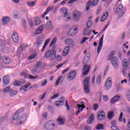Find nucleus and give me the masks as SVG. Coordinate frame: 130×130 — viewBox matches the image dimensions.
<instances>
[{"instance_id":"1","label":"nucleus","mask_w":130,"mask_h":130,"mask_svg":"<svg viewBox=\"0 0 130 130\" xmlns=\"http://www.w3.org/2000/svg\"><path fill=\"white\" fill-rule=\"evenodd\" d=\"M89 60L90 55H86L83 61L84 67L82 70V74L84 75H88V73L90 72V69H91V67H90V65L87 64V63H88V61Z\"/></svg>"},{"instance_id":"2","label":"nucleus","mask_w":130,"mask_h":130,"mask_svg":"<svg viewBox=\"0 0 130 130\" xmlns=\"http://www.w3.org/2000/svg\"><path fill=\"white\" fill-rule=\"evenodd\" d=\"M45 57L46 58L49 57L51 60L55 59V57H56V51L55 50H49L45 54Z\"/></svg>"},{"instance_id":"3","label":"nucleus","mask_w":130,"mask_h":130,"mask_svg":"<svg viewBox=\"0 0 130 130\" xmlns=\"http://www.w3.org/2000/svg\"><path fill=\"white\" fill-rule=\"evenodd\" d=\"M125 12L123 6L121 4H119L117 7L115 13L118 15L119 17L121 18V17H122L124 15Z\"/></svg>"},{"instance_id":"4","label":"nucleus","mask_w":130,"mask_h":130,"mask_svg":"<svg viewBox=\"0 0 130 130\" xmlns=\"http://www.w3.org/2000/svg\"><path fill=\"white\" fill-rule=\"evenodd\" d=\"M123 67L124 70L125 71H127L128 72V81L130 83V68L128 67V61H127V59H124L123 61Z\"/></svg>"},{"instance_id":"5","label":"nucleus","mask_w":130,"mask_h":130,"mask_svg":"<svg viewBox=\"0 0 130 130\" xmlns=\"http://www.w3.org/2000/svg\"><path fill=\"white\" fill-rule=\"evenodd\" d=\"M84 91L85 93H88L90 92L89 87H90V77H87L85 79L84 81Z\"/></svg>"},{"instance_id":"6","label":"nucleus","mask_w":130,"mask_h":130,"mask_svg":"<svg viewBox=\"0 0 130 130\" xmlns=\"http://www.w3.org/2000/svg\"><path fill=\"white\" fill-rule=\"evenodd\" d=\"M78 26L77 25H74L73 27L71 28L68 33V36L70 37H72L73 36H75V34H77V32H78Z\"/></svg>"},{"instance_id":"7","label":"nucleus","mask_w":130,"mask_h":130,"mask_svg":"<svg viewBox=\"0 0 130 130\" xmlns=\"http://www.w3.org/2000/svg\"><path fill=\"white\" fill-rule=\"evenodd\" d=\"M61 14L64 15L66 21H71L72 20V17H68L69 15V10L67 8H62L60 10Z\"/></svg>"},{"instance_id":"8","label":"nucleus","mask_w":130,"mask_h":130,"mask_svg":"<svg viewBox=\"0 0 130 130\" xmlns=\"http://www.w3.org/2000/svg\"><path fill=\"white\" fill-rule=\"evenodd\" d=\"M77 76V72L76 70L71 71L67 74V79L69 81H73Z\"/></svg>"},{"instance_id":"9","label":"nucleus","mask_w":130,"mask_h":130,"mask_svg":"<svg viewBox=\"0 0 130 130\" xmlns=\"http://www.w3.org/2000/svg\"><path fill=\"white\" fill-rule=\"evenodd\" d=\"M73 16L74 17V20L76 22H78L81 19V16H82V13L80 11L75 10L73 12Z\"/></svg>"},{"instance_id":"10","label":"nucleus","mask_w":130,"mask_h":130,"mask_svg":"<svg viewBox=\"0 0 130 130\" xmlns=\"http://www.w3.org/2000/svg\"><path fill=\"white\" fill-rule=\"evenodd\" d=\"M99 2V0H93L92 2L91 0L89 1L86 4V8L85 9V11L87 12V11H89V10H90L91 5V6H95L97 5V4H98Z\"/></svg>"},{"instance_id":"11","label":"nucleus","mask_w":130,"mask_h":130,"mask_svg":"<svg viewBox=\"0 0 130 130\" xmlns=\"http://www.w3.org/2000/svg\"><path fill=\"white\" fill-rule=\"evenodd\" d=\"M55 126V124L53 121H47L45 124V128L46 130H50Z\"/></svg>"},{"instance_id":"12","label":"nucleus","mask_w":130,"mask_h":130,"mask_svg":"<svg viewBox=\"0 0 130 130\" xmlns=\"http://www.w3.org/2000/svg\"><path fill=\"white\" fill-rule=\"evenodd\" d=\"M104 86L106 90H109L111 88L112 86V79L111 77H109L106 80Z\"/></svg>"},{"instance_id":"13","label":"nucleus","mask_w":130,"mask_h":130,"mask_svg":"<svg viewBox=\"0 0 130 130\" xmlns=\"http://www.w3.org/2000/svg\"><path fill=\"white\" fill-rule=\"evenodd\" d=\"M27 120V115L23 114L20 117L18 121H17V124H23Z\"/></svg>"},{"instance_id":"14","label":"nucleus","mask_w":130,"mask_h":130,"mask_svg":"<svg viewBox=\"0 0 130 130\" xmlns=\"http://www.w3.org/2000/svg\"><path fill=\"white\" fill-rule=\"evenodd\" d=\"M104 38V35L102 36V37L100 40V42L97 49V53L99 54L100 53V51H101V50L102 49V46H103V38Z\"/></svg>"},{"instance_id":"15","label":"nucleus","mask_w":130,"mask_h":130,"mask_svg":"<svg viewBox=\"0 0 130 130\" xmlns=\"http://www.w3.org/2000/svg\"><path fill=\"white\" fill-rule=\"evenodd\" d=\"M97 116L99 120H103L105 119V116H106L105 112H104V111H103L99 112L97 113Z\"/></svg>"},{"instance_id":"16","label":"nucleus","mask_w":130,"mask_h":130,"mask_svg":"<svg viewBox=\"0 0 130 130\" xmlns=\"http://www.w3.org/2000/svg\"><path fill=\"white\" fill-rule=\"evenodd\" d=\"M111 63L113 64L115 69H118L119 67V61H118V58H116L111 60Z\"/></svg>"},{"instance_id":"17","label":"nucleus","mask_w":130,"mask_h":130,"mask_svg":"<svg viewBox=\"0 0 130 130\" xmlns=\"http://www.w3.org/2000/svg\"><path fill=\"white\" fill-rule=\"evenodd\" d=\"M57 121L60 125H63L66 123V119L63 116H59L57 119Z\"/></svg>"},{"instance_id":"18","label":"nucleus","mask_w":130,"mask_h":130,"mask_svg":"<svg viewBox=\"0 0 130 130\" xmlns=\"http://www.w3.org/2000/svg\"><path fill=\"white\" fill-rule=\"evenodd\" d=\"M22 76H23V77H25V78H27V77H28L29 79H30V80H34L35 79H37L38 78V76H33L32 75L26 73V72H22L21 73Z\"/></svg>"},{"instance_id":"19","label":"nucleus","mask_w":130,"mask_h":130,"mask_svg":"<svg viewBox=\"0 0 130 130\" xmlns=\"http://www.w3.org/2000/svg\"><path fill=\"white\" fill-rule=\"evenodd\" d=\"M43 42H44V40H43V39L41 37H39L36 41V46H37V47H41Z\"/></svg>"},{"instance_id":"20","label":"nucleus","mask_w":130,"mask_h":130,"mask_svg":"<svg viewBox=\"0 0 130 130\" xmlns=\"http://www.w3.org/2000/svg\"><path fill=\"white\" fill-rule=\"evenodd\" d=\"M121 98V96L120 95L117 94L115 95L111 100V103L112 104H115L116 102L119 101V100Z\"/></svg>"},{"instance_id":"21","label":"nucleus","mask_w":130,"mask_h":130,"mask_svg":"<svg viewBox=\"0 0 130 130\" xmlns=\"http://www.w3.org/2000/svg\"><path fill=\"white\" fill-rule=\"evenodd\" d=\"M71 50V49L70 48V46H66L62 53V56H67L70 53V51Z\"/></svg>"},{"instance_id":"22","label":"nucleus","mask_w":130,"mask_h":130,"mask_svg":"<svg viewBox=\"0 0 130 130\" xmlns=\"http://www.w3.org/2000/svg\"><path fill=\"white\" fill-rule=\"evenodd\" d=\"M12 39L15 42V43H17L18 41H19V36H18V34L16 31H13L12 34Z\"/></svg>"},{"instance_id":"23","label":"nucleus","mask_w":130,"mask_h":130,"mask_svg":"<svg viewBox=\"0 0 130 130\" xmlns=\"http://www.w3.org/2000/svg\"><path fill=\"white\" fill-rule=\"evenodd\" d=\"M44 25L42 24L41 26H39L37 29L36 30L35 34V35H38V34H41L42 31H43V29H44Z\"/></svg>"},{"instance_id":"24","label":"nucleus","mask_w":130,"mask_h":130,"mask_svg":"<svg viewBox=\"0 0 130 130\" xmlns=\"http://www.w3.org/2000/svg\"><path fill=\"white\" fill-rule=\"evenodd\" d=\"M64 103V98L61 97L59 101H56L55 103V104L56 106H60L61 105H63V104Z\"/></svg>"},{"instance_id":"25","label":"nucleus","mask_w":130,"mask_h":130,"mask_svg":"<svg viewBox=\"0 0 130 130\" xmlns=\"http://www.w3.org/2000/svg\"><path fill=\"white\" fill-rule=\"evenodd\" d=\"M46 28L48 30H52V29H53V25L52 24V23L51 22V21L49 20L46 23Z\"/></svg>"},{"instance_id":"26","label":"nucleus","mask_w":130,"mask_h":130,"mask_svg":"<svg viewBox=\"0 0 130 130\" xmlns=\"http://www.w3.org/2000/svg\"><path fill=\"white\" fill-rule=\"evenodd\" d=\"M64 43H65V44H67V45H73L74 40H73V39H71V38L66 39L64 40Z\"/></svg>"},{"instance_id":"27","label":"nucleus","mask_w":130,"mask_h":130,"mask_svg":"<svg viewBox=\"0 0 130 130\" xmlns=\"http://www.w3.org/2000/svg\"><path fill=\"white\" fill-rule=\"evenodd\" d=\"M10 17L8 16L3 17L2 19V25H7L10 22Z\"/></svg>"},{"instance_id":"28","label":"nucleus","mask_w":130,"mask_h":130,"mask_svg":"<svg viewBox=\"0 0 130 130\" xmlns=\"http://www.w3.org/2000/svg\"><path fill=\"white\" fill-rule=\"evenodd\" d=\"M3 83L4 85L7 86V85H9L10 84V78L9 76H5L3 78Z\"/></svg>"},{"instance_id":"29","label":"nucleus","mask_w":130,"mask_h":130,"mask_svg":"<svg viewBox=\"0 0 130 130\" xmlns=\"http://www.w3.org/2000/svg\"><path fill=\"white\" fill-rule=\"evenodd\" d=\"M2 60L5 64H9L11 62V59L9 57L4 56L2 57Z\"/></svg>"},{"instance_id":"30","label":"nucleus","mask_w":130,"mask_h":130,"mask_svg":"<svg viewBox=\"0 0 130 130\" xmlns=\"http://www.w3.org/2000/svg\"><path fill=\"white\" fill-rule=\"evenodd\" d=\"M77 107H78V111H77L76 113V115H78V113H80L81 111H83V109L84 108H86V106H85V105H77Z\"/></svg>"},{"instance_id":"31","label":"nucleus","mask_w":130,"mask_h":130,"mask_svg":"<svg viewBox=\"0 0 130 130\" xmlns=\"http://www.w3.org/2000/svg\"><path fill=\"white\" fill-rule=\"evenodd\" d=\"M91 33V29L90 28L86 27L84 29L83 31V35L84 36H89Z\"/></svg>"},{"instance_id":"32","label":"nucleus","mask_w":130,"mask_h":130,"mask_svg":"<svg viewBox=\"0 0 130 130\" xmlns=\"http://www.w3.org/2000/svg\"><path fill=\"white\" fill-rule=\"evenodd\" d=\"M50 40H51L50 38H49L45 41L44 44V45L43 46V48L42 49V52L45 50V48H46V46H47L48 44L49 43V42H50Z\"/></svg>"},{"instance_id":"33","label":"nucleus","mask_w":130,"mask_h":130,"mask_svg":"<svg viewBox=\"0 0 130 130\" xmlns=\"http://www.w3.org/2000/svg\"><path fill=\"white\" fill-rule=\"evenodd\" d=\"M115 55V51H112V52H111V53L109 54V59L111 60L112 59H114V58H117V57H114Z\"/></svg>"},{"instance_id":"34","label":"nucleus","mask_w":130,"mask_h":130,"mask_svg":"<svg viewBox=\"0 0 130 130\" xmlns=\"http://www.w3.org/2000/svg\"><path fill=\"white\" fill-rule=\"evenodd\" d=\"M26 5H27V6L28 7H34V6H35V5H36V1H28L26 2Z\"/></svg>"},{"instance_id":"35","label":"nucleus","mask_w":130,"mask_h":130,"mask_svg":"<svg viewBox=\"0 0 130 130\" xmlns=\"http://www.w3.org/2000/svg\"><path fill=\"white\" fill-rule=\"evenodd\" d=\"M94 114H91L89 119L87 120V123L89 124L93 123V122H94Z\"/></svg>"},{"instance_id":"36","label":"nucleus","mask_w":130,"mask_h":130,"mask_svg":"<svg viewBox=\"0 0 130 130\" xmlns=\"http://www.w3.org/2000/svg\"><path fill=\"white\" fill-rule=\"evenodd\" d=\"M13 17L15 20H19L21 18V15L18 12H14L13 14Z\"/></svg>"},{"instance_id":"37","label":"nucleus","mask_w":130,"mask_h":130,"mask_svg":"<svg viewBox=\"0 0 130 130\" xmlns=\"http://www.w3.org/2000/svg\"><path fill=\"white\" fill-rule=\"evenodd\" d=\"M108 12H106L105 14H104L101 18V21L102 22H103L105 21L108 18Z\"/></svg>"},{"instance_id":"38","label":"nucleus","mask_w":130,"mask_h":130,"mask_svg":"<svg viewBox=\"0 0 130 130\" xmlns=\"http://www.w3.org/2000/svg\"><path fill=\"white\" fill-rule=\"evenodd\" d=\"M41 23V20H40V18L37 17L35 19V23L36 26L40 25V23Z\"/></svg>"},{"instance_id":"39","label":"nucleus","mask_w":130,"mask_h":130,"mask_svg":"<svg viewBox=\"0 0 130 130\" xmlns=\"http://www.w3.org/2000/svg\"><path fill=\"white\" fill-rule=\"evenodd\" d=\"M114 116V113L113 112H110L108 114V117L109 119H112Z\"/></svg>"},{"instance_id":"40","label":"nucleus","mask_w":130,"mask_h":130,"mask_svg":"<svg viewBox=\"0 0 130 130\" xmlns=\"http://www.w3.org/2000/svg\"><path fill=\"white\" fill-rule=\"evenodd\" d=\"M29 86H31L30 83H27L26 85L23 86L20 88V90H24L29 87Z\"/></svg>"},{"instance_id":"41","label":"nucleus","mask_w":130,"mask_h":130,"mask_svg":"<svg viewBox=\"0 0 130 130\" xmlns=\"http://www.w3.org/2000/svg\"><path fill=\"white\" fill-rule=\"evenodd\" d=\"M96 82L98 85H100V84H101V75H99L97 77Z\"/></svg>"},{"instance_id":"42","label":"nucleus","mask_w":130,"mask_h":130,"mask_svg":"<svg viewBox=\"0 0 130 130\" xmlns=\"http://www.w3.org/2000/svg\"><path fill=\"white\" fill-rule=\"evenodd\" d=\"M56 40H57V39L56 38H54L52 41L51 42L49 46L50 47H51L52 46H53L55 43H56Z\"/></svg>"},{"instance_id":"43","label":"nucleus","mask_w":130,"mask_h":130,"mask_svg":"<svg viewBox=\"0 0 130 130\" xmlns=\"http://www.w3.org/2000/svg\"><path fill=\"white\" fill-rule=\"evenodd\" d=\"M62 78V76H61L58 77L55 83V86H58V85L59 84V83H60V80H61Z\"/></svg>"},{"instance_id":"44","label":"nucleus","mask_w":130,"mask_h":130,"mask_svg":"<svg viewBox=\"0 0 130 130\" xmlns=\"http://www.w3.org/2000/svg\"><path fill=\"white\" fill-rule=\"evenodd\" d=\"M10 96L13 97V96H15L16 94H18V90H10Z\"/></svg>"},{"instance_id":"45","label":"nucleus","mask_w":130,"mask_h":130,"mask_svg":"<svg viewBox=\"0 0 130 130\" xmlns=\"http://www.w3.org/2000/svg\"><path fill=\"white\" fill-rule=\"evenodd\" d=\"M19 117H20V115H19V114H17V113H15L14 115L12 116V118L13 120H17V119H18Z\"/></svg>"},{"instance_id":"46","label":"nucleus","mask_w":130,"mask_h":130,"mask_svg":"<svg viewBox=\"0 0 130 130\" xmlns=\"http://www.w3.org/2000/svg\"><path fill=\"white\" fill-rule=\"evenodd\" d=\"M46 84H47V80L45 79L41 82V87H45V86H46Z\"/></svg>"},{"instance_id":"47","label":"nucleus","mask_w":130,"mask_h":130,"mask_svg":"<svg viewBox=\"0 0 130 130\" xmlns=\"http://www.w3.org/2000/svg\"><path fill=\"white\" fill-rule=\"evenodd\" d=\"M54 7L53 6H49L46 11V12L48 14V13H49V12H51V11H52V10H53L54 9Z\"/></svg>"},{"instance_id":"48","label":"nucleus","mask_w":130,"mask_h":130,"mask_svg":"<svg viewBox=\"0 0 130 130\" xmlns=\"http://www.w3.org/2000/svg\"><path fill=\"white\" fill-rule=\"evenodd\" d=\"M11 87L7 86L6 88H4V92L5 93H8V92H9V93L11 92Z\"/></svg>"},{"instance_id":"49","label":"nucleus","mask_w":130,"mask_h":130,"mask_svg":"<svg viewBox=\"0 0 130 130\" xmlns=\"http://www.w3.org/2000/svg\"><path fill=\"white\" fill-rule=\"evenodd\" d=\"M92 25H93V23L91 21V20H89L87 23V27L90 28L92 27Z\"/></svg>"},{"instance_id":"50","label":"nucleus","mask_w":130,"mask_h":130,"mask_svg":"<svg viewBox=\"0 0 130 130\" xmlns=\"http://www.w3.org/2000/svg\"><path fill=\"white\" fill-rule=\"evenodd\" d=\"M96 128V129H98V130L103 129L104 128L103 125H102V124H98Z\"/></svg>"},{"instance_id":"51","label":"nucleus","mask_w":130,"mask_h":130,"mask_svg":"<svg viewBox=\"0 0 130 130\" xmlns=\"http://www.w3.org/2000/svg\"><path fill=\"white\" fill-rule=\"evenodd\" d=\"M126 98L130 102V90L126 93Z\"/></svg>"},{"instance_id":"52","label":"nucleus","mask_w":130,"mask_h":130,"mask_svg":"<svg viewBox=\"0 0 130 130\" xmlns=\"http://www.w3.org/2000/svg\"><path fill=\"white\" fill-rule=\"evenodd\" d=\"M36 55H37L36 53L32 54L28 57V59H29V60H31V59H33V58H35V57H36Z\"/></svg>"},{"instance_id":"53","label":"nucleus","mask_w":130,"mask_h":130,"mask_svg":"<svg viewBox=\"0 0 130 130\" xmlns=\"http://www.w3.org/2000/svg\"><path fill=\"white\" fill-rule=\"evenodd\" d=\"M88 39H89V38H86V37L83 38L80 42L81 44H83V43H85V42H86V40H88Z\"/></svg>"},{"instance_id":"54","label":"nucleus","mask_w":130,"mask_h":130,"mask_svg":"<svg viewBox=\"0 0 130 130\" xmlns=\"http://www.w3.org/2000/svg\"><path fill=\"white\" fill-rule=\"evenodd\" d=\"M23 49H25V48H24V47L22 46L20 48H18V52H19V53H21V52L23 51Z\"/></svg>"},{"instance_id":"55","label":"nucleus","mask_w":130,"mask_h":130,"mask_svg":"<svg viewBox=\"0 0 130 130\" xmlns=\"http://www.w3.org/2000/svg\"><path fill=\"white\" fill-rule=\"evenodd\" d=\"M23 111H24V109L20 108V109L17 110L16 113H17V114H19V115H20V114L22 113V112H23Z\"/></svg>"},{"instance_id":"56","label":"nucleus","mask_w":130,"mask_h":130,"mask_svg":"<svg viewBox=\"0 0 130 130\" xmlns=\"http://www.w3.org/2000/svg\"><path fill=\"white\" fill-rule=\"evenodd\" d=\"M123 115V113L122 112H121L120 114V116L119 118V121L120 122H121V121H122V116Z\"/></svg>"},{"instance_id":"57","label":"nucleus","mask_w":130,"mask_h":130,"mask_svg":"<svg viewBox=\"0 0 130 130\" xmlns=\"http://www.w3.org/2000/svg\"><path fill=\"white\" fill-rule=\"evenodd\" d=\"M103 101L105 102H107V101H108V96L107 95H103Z\"/></svg>"},{"instance_id":"58","label":"nucleus","mask_w":130,"mask_h":130,"mask_svg":"<svg viewBox=\"0 0 130 130\" xmlns=\"http://www.w3.org/2000/svg\"><path fill=\"white\" fill-rule=\"evenodd\" d=\"M59 96V94L57 93L56 94H54L53 96L51 97V99H55V98H57Z\"/></svg>"},{"instance_id":"59","label":"nucleus","mask_w":130,"mask_h":130,"mask_svg":"<svg viewBox=\"0 0 130 130\" xmlns=\"http://www.w3.org/2000/svg\"><path fill=\"white\" fill-rule=\"evenodd\" d=\"M14 86H21L20 83V81H16L15 82H14Z\"/></svg>"},{"instance_id":"60","label":"nucleus","mask_w":130,"mask_h":130,"mask_svg":"<svg viewBox=\"0 0 130 130\" xmlns=\"http://www.w3.org/2000/svg\"><path fill=\"white\" fill-rule=\"evenodd\" d=\"M111 127L112 130H120L117 127H116V125H112Z\"/></svg>"},{"instance_id":"61","label":"nucleus","mask_w":130,"mask_h":130,"mask_svg":"<svg viewBox=\"0 0 130 130\" xmlns=\"http://www.w3.org/2000/svg\"><path fill=\"white\" fill-rule=\"evenodd\" d=\"M37 72V68L35 67L32 70V75H34L35 73Z\"/></svg>"},{"instance_id":"62","label":"nucleus","mask_w":130,"mask_h":130,"mask_svg":"<svg viewBox=\"0 0 130 130\" xmlns=\"http://www.w3.org/2000/svg\"><path fill=\"white\" fill-rule=\"evenodd\" d=\"M66 106L67 108V110H70V105H69V103H68V101H66Z\"/></svg>"},{"instance_id":"63","label":"nucleus","mask_w":130,"mask_h":130,"mask_svg":"<svg viewBox=\"0 0 130 130\" xmlns=\"http://www.w3.org/2000/svg\"><path fill=\"white\" fill-rule=\"evenodd\" d=\"M19 83H20L21 85H23V84H25L26 83V81L24 79H21L20 81H19Z\"/></svg>"},{"instance_id":"64","label":"nucleus","mask_w":130,"mask_h":130,"mask_svg":"<svg viewBox=\"0 0 130 130\" xmlns=\"http://www.w3.org/2000/svg\"><path fill=\"white\" fill-rule=\"evenodd\" d=\"M84 130H91V127L89 126H86L84 127Z\"/></svg>"}]
</instances>
